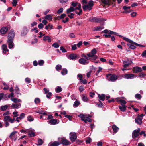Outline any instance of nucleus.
<instances>
[{
  "instance_id": "obj_49",
  "label": "nucleus",
  "mask_w": 146,
  "mask_h": 146,
  "mask_svg": "<svg viewBox=\"0 0 146 146\" xmlns=\"http://www.w3.org/2000/svg\"><path fill=\"white\" fill-rule=\"evenodd\" d=\"M123 74L122 75H116V80H119L122 79L123 78Z\"/></svg>"
},
{
  "instance_id": "obj_25",
  "label": "nucleus",
  "mask_w": 146,
  "mask_h": 146,
  "mask_svg": "<svg viewBox=\"0 0 146 146\" xmlns=\"http://www.w3.org/2000/svg\"><path fill=\"white\" fill-rule=\"evenodd\" d=\"M82 121L85 123H86L88 121L91 122L92 121L91 119L88 117L86 115L84 118L82 119Z\"/></svg>"
},
{
  "instance_id": "obj_28",
  "label": "nucleus",
  "mask_w": 146,
  "mask_h": 146,
  "mask_svg": "<svg viewBox=\"0 0 146 146\" xmlns=\"http://www.w3.org/2000/svg\"><path fill=\"white\" fill-rule=\"evenodd\" d=\"M98 97L99 98V101L102 100L103 101H104L105 99V95L104 94H102L100 95L99 94H98Z\"/></svg>"
},
{
  "instance_id": "obj_52",
  "label": "nucleus",
  "mask_w": 146,
  "mask_h": 146,
  "mask_svg": "<svg viewBox=\"0 0 146 146\" xmlns=\"http://www.w3.org/2000/svg\"><path fill=\"white\" fill-rule=\"evenodd\" d=\"M25 81L26 83L29 84L30 83L31 80L29 78L27 77L25 78Z\"/></svg>"
},
{
  "instance_id": "obj_32",
  "label": "nucleus",
  "mask_w": 146,
  "mask_h": 146,
  "mask_svg": "<svg viewBox=\"0 0 146 146\" xmlns=\"http://www.w3.org/2000/svg\"><path fill=\"white\" fill-rule=\"evenodd\" d=\"M11 101L13 102H14L15 103H17V102H21V100L20 99H19L15 98H11L10 99Z\"/></svg>"
},
{
  "instance_id": "obj_37",
  "label": "nucleus",
  "mask_w": 146,
  "mask_h": 146,
  "mask_svg": "<svg viewBox=\"0 0 146 146\" xmlns=\"http://www.w3.org/2000/svg\"><path fill=\"white\" fill-rule=\"evenodd\" d=\"M55 91L57 93H59L62 90L61 87L60 86H58L55 88Z\"/></svg>"
},
{
  "instance_id": "obj_16",
  "label": "nucleus",
  "mask_w": 146,
  "mask_h": 146,
  "mask_svg": "<svg viewBox=\"0 0 146 146\" xmlns=\"http://www.w3.org/2000/svg\"><path fill=\"white\" fill-rule=\"evenodd\" d=\"M2 49L3 50L2 52L3 54L7 55L8 54V52L9 51L7 49V46L5 44H3L2 46Z\"/></svg>"
},
{
  "instance_id": "obj_6",
  "label": "nucleus",
  "mask_w": 146,
  "mask_h": 146,
  "mask_svg": "<svg viewBox=\"0 0 146 146\" xmlns=\"http://www.w3.org/2000/svg\"><path fill=\"white\" fill-rule=\"evenodd\" d=\"M123 78L127 79H132L135 78L136 76L133 74H123Z\"/></svg>"
},
{
  "instance_id": "obj_24",
  "label": "nucleus",
  "mask_w": 146,
  "mask_h": 146,
  "mask_svg": "<svg viewBox=\"0 0 146 146\" xmlns=\"http://www.w3.org/2000/svg\"><path fill=\"white\" fill-rule=\"evenodd\" d=\"M116 99L117 102H120L122 106H125V105L126 102L125 100H123L119 98H117Z\"/></svg>"
},
{
  "instance_id": "obj_42",
  "label": "nucleus",
  "mask_w": 146,
  "mask_h": 146,
  "mask_svg": "<svg viewBox=\"0 0 146 146\" xmlns=\"http://www.w3.org/2000/svg\"><path fill=\"white\" fill-rule=\"evenodd\" d=\"M52 46L54 48H57L59 47L60 45L57 43H55L52 44Z\"/></svg>"
},
{
  "instance_id": "obj_2",
  "label": "nucleus",
  "mask_w": 146,
  "mask_h": 146,
  "mask_svg": "<svg viewBox=\"0 0 146 146\" xmlns=\"http://www.w3.org/2000/svg\"><path fill=\"white\" fill-rule=\"evenodd\" d=\"M97 52L96 49L94 48L90 52L88 53L87 55L88 57L92 58V59L94 60L98 58V56L96 55Z\"/></svg>"
},
{
  "instance_id": "obj_64",
  "label": "nucleus",
  "mask_w": 146,
  "mask_h": 146,
  "mask_svg": "<svg viewBox=\"0 0 146 146\" xmlns=\"http://www.w3.org/2000/svg\"><path fill=\"white\" fill-rule=\"evenodd\" d=\"M13 114L14 115L13 117H17L19 116V114L18 113V112L17 111L14 112L13 113Z\"/></svg>"
},
{
  "instance_id": "obj_8",
  "label": "nucleus",
  "mask_w": 146,
  "mask_h": 146,
  "mask_svg": "<svg viewBox=\"0 0 146 146\" xmlns=\"http://www.w3.org/2000/svg\"><path fill=\"white\" fill-rule=\"evenodd\" d=\"M123 66L125 68L128 67L132 62V61L129 58H127L125 60H123Z\"/></svg>"
},
{
  "instance_id": "obj_18",
  "label": "nucleus",
  "mask_w": 146,
  "mask_h": 146,
  "mask_svg": "<svg viewBox=\"0 0 146 146\" xmlns=\"http://www.w3.org/2000/svg\"><path fill=\"white\" fill-rule=\"evenodd\" d=\"M7 42L8 43L9 48V49H11L12 48L14 47V44L13 42V40L9 38V40H7Z\"/></svg>"
},
{
  "instance_id": "obj_40",
  "label": "nucleus",
  "mask_w": 146,
  "mask_h": 146,
  "mask_svg": "<svg viewBox=\"0 0 146 146\" xmlns=\"http://www.w3.org/2000/svg\"><path fill=\"white\" fill-rule=\"evenodd\" d=\"M8 108V106L7 105H5L2 106L1 108V110L2 111H4L6 110Z\"/></svg>"
},
{
  "instance_id": "obj_3",
  "label": "nucleus",
  "mask_w": 146,
  "mask_h": 146,
  "mask_svg": "<svg viewBox=\"0 0 146 146\" xmlns=\"http://www.w3.org/2000/svg\"><path fill=\"white\" fill-rule=\"evenodd\" d=\"M94 5V2L92 0L90 1L88 4L82 6V8L84 10L86 11L88 9L89 10H90L92 9V7Z\"/></svg>"
},
{
  "instance_id": "obj_43",
  "label": "nucleus",
  "mask_w": 146,
  "mask_h": 146,
  "mask_svg": "<svg viewBox=\"0 0 146 146\" xmlns=\"http://www.w3.org/2000/svg\"><path fill=\"white\" fill-rule=\"evenodd\" d=\"M39 65L41 66L43 65L44 64V61L42 60H39L38 61Z\"/></svg>"
},
{
  "instance_id": "obj_46",
  "label": "nucleus",
  "mask_w": 146,
  "mask_h": 146,
  "mask_svg": "<svg viewBox=\"0 0 146 146\" xmlns=\"http://www.w3.org/2000/svg\"><path fill=\"white\" fill-rule=\"evenodd\" d=\"M25 117V114L24 113H22L20 114L19 116V119L20 120H21L23 119Z\"/></svg>"
},
{
  "instance_id": "obj_26",
  "label": "nucleus",
  "mask_w": 146,
  "mask_h": 146,
  "mask_svg": "<svg viewBox=\"0 0 146 146\" xmlns=\"http://www.w3.org/2000/svg\"><path fill=\"white\" fill-rule=\"evenodd\" d=\"M82 100L85 102H87L89 100L88 97L86 96V94H83L82 95Z\"/></svg>"
},
{
  "instance_id": "obj_36",
  "label": "nucleus",
  "mask_w": 146,
  "mask_h": 146,
  "mask_svg": "<svg viewBox=\"0 0 146 146\" xmlns=\"http://www.w3.org/2000/svg\"><path fill=\"white\" fill-rule=\"evenodd\" d=\"M112 127L114 132L115 133L117 132L119 129V128L115 125H113Z\"/></svg>"
},
{
  "instance_id": "obj_23",
  "label": "nucleus",
  "mask_w": 146,
  "mask_h": 146,
  "mask_svg": "<svg viewBox=\"0 0 146 146\" xmlns=\"http://www.w3.org/2000/svg\"><path fill=\"white\" fill-rule=\"evenodd\" d=\"M132 70L134 73H136L138 72H141L142 70V69L141 67H135L133 68Z\"/></svg>"
},
{
  "instance_id": "obj_29",
  "label": "nucleus",
  "mask_w": 146,
  "mask_h": 146,
  "mask_svg": "<svg viewBox=\"0 0 146 146\" xmlns=\"http://www.w3.org/2000/svg\"><path fill=\"white\" fill-rule=\"evenodd\" d=\"M77 57V55L75 54H71L69 56V59L71 60H75Z\"/></svg>"
},
{
  "instance_id": "obj_13",
  "label": "nucleus",
  "mask_w": 146,
  "mask_h": 146,
  "mask_svg": "<svg viewBox=\"0 0 146 146\" xmlns=\"http://www.w3.org/2000/svg\"><path fill=\"white\" fill-rule=\"evenodd\" d=\"M140 131V128H138L137 129L134 130L133 132L132 137L133 138H135L137 137L138 135L139 131Z\"/></svg>"
},
{
  "instance_id": "obj_35",
  "label": "nucleus",
  "mask_w": 146,
  "mask_h": 146,
  "mask_svg": "<svg viewBox=\"0 0 146 146\" xmlns=\"http://www.w3.org/2000/svg\"><path fill=\"white\" fill-rule=\"evenodd\" d=\"M126 106H119V108L120 110L123 112L125 111L126 110Z\"/></svg>"
},
{
  "instance_id": "obj_47",
  "label": "nucleus",
  "mask_w": 146,
  "mask_h": 146,
  "mask_svg": "<svg viewBox=\"0 0 146 146\" xmlns=\"http://www.w3.org/2000/svg\"><path fill=\"white\" fill-rule=\"evenodd\" d=\"M15 93L17 94H20L21 95V94L19 93V88L17 86H16L15 89Z\"/></svg>"
},
{
  "instance_id": "obj_58",
  "label": "nucleus",
  "mask_w": 146,
  "mask_h": 146,
  "mask_svg": "<svg viewBox=\"0 0 146 146\" xmlns=\"http://www.w3.org/2000/svg\"><path fill=\"white\" fill-rule=\"evenodd\" d=\"M145 75H146V74H145L144 73L142 72L139 74V76L143 78V77Z\"/></svg>"
},
{
  "instance_id": "obj_14",
  "label": "nucleus",
  "mask_w": 146,
  "mask_h": 146,
  "mask_svg": "<svg viewBox=\"0 0 146 146\" xmlns=\"http://www.w3.org/2000/svg\"><path fill=\"white\" fill-rule=\"evenodd\" d=\"M108 76H110L109 78L108 79L109 81H111V82H115L116 81V75L115 74L113 75H107L106 76L107 77H108Z\"/></svg>"
},
{
  "instance_id": "obj_50",
  "label": "nucleus",
  "mask_w": 146,
  "mask_h": 146,
  "mask_svg": "<svg viewBox=\"0 0 146 146\" xmlns=\"http://www.w3.org/2000/svg\"><path fill=\"white\" fill-rule=\"evenodd\" d=\"M76 23L77 24V25L79 26H82L83 22L82 21H76Z\"/></svg>"
},
{
  "instance_id": "obj_19",
  "label": "nucleus",
  "mask_w": 146,
  "mask_h": 146,
  "mask_svg": "<svg viewBox=\"0 0 146 146\" xmlns=\"http://www.w3.org/2000/svg\"><path fill=\"white\" fill-rule=\"evenodd\" d=\"M28 133V135L30 137H33L35 136V132L34 130L31 129H28L27 131Z\"/></svg>"
},
{
  "instance_id": "obj_10",
  "label": "nucleus",
  "mask_w": 146,
  "mask_h": 146,
  "mask_svg": "<svg viewBox=\"0 0 146 146\" xmlns=\"http://www.w3.org/2000/svg\"><path fill=\"white\" fill-rule=\"evenodd\" d=\"M15 120V118H13L12 119L11 117L9 115L5 116L4 117V121L9 122L11 123H13L14 122Z\"/></svg>"
},
{
  "instance_id": "obj_1",
  "label": "nucleus",
  "mask_w": 146,
  "mask_h": 146,
  "mask_svg": "<svg viewBox=\"0 0 146 146\" xmlns=\"http://www.w3.org/2000/svg\"><path fill=\"white\" fill-rule=\"evenodd\" d=\"M122 38L126 42H129L131 44H127V45L130 48H131V49H134L136 48V46L133 45H132V44L141 47H143L144 46L141 44H140L135 42H134L132 40H131L127 38H126L125 37H123Z\"/></svg>"
},
{
  "instance_id": "obj_21",
  "label": "nucleus",
  "mask_w": 146,
  "mask_h": 146,
  "mask_svg": "<svg viewBox=\"0 0 146 146\" xmlns=\"http://www.w3.org/2000/svg\"><path fill=\"white\" fill-rule=\"evenodd\" d=\"M8 30V28L7 27H3L0 30V33L2 34H5L7 31Z\"/></svg>"
},
{
  "instance_id": "obj_62",
  "label": "nucleus",
  "mask_w": 146,
  "mask_h": 146,
  "mask_svg": "<svg viewBox=\"0 0 146 146\" xmlns=\"http://www.w3.org/2000/svg\"><path fill=\"white\" fill-rule=\"evenodd\" d=\"M63 11V9L62 8H60L57 11V13L60 14L62 13Z\"/></svg>"
},
{
  "instance_id": "obj_48",
  "label": "nucleus",
  "mask_w": 146,
  "mask_h": 146,
  "mask_svg": "<svg viewBox=\"0 0 146 146\" xmlns=\"http://www.w3.org/2000/svg\"><path fill=\"white\" fill-rule=\"evenodd\" d=\"M40 101V100L38 98H36L34 100V102L36 104L39 103Z\"/></svg>"
},
{
  "instance_id": "obj_22",
  "label": "nucleus",
  "mask_w": 146,
  "mask_h": 146,
  "mask_svg": "<svg viewBox=\"0 0 146 146\" xmlns=\"http://www.w3.org/2000/svg\"><path fill=\"white\" fill-rule=\"evenodd\" d=\"M28 29L26 27H24L23 28L22 32L21 33V35L22 36H25L27 33Z\"/></svg>"
},
{
  "instance_id": "obj_15",
  "label": "nucleus",
  "mask_w": 146,
  "mask_h": 146,
  "mask_svg": "<svg viewBox=\"0 0 146 146\" xmlns=\"http://www.w3.org/2000/svg\"><path fill=\"white\" fill-rule=\"evenodd\" d=\"M15 36L14 32L13 30H11L9 32L8 36V40L9 38H10V39H11L12 40H13V39Z\"/></svg>"
},
{
  "instance_id": "obj_60",
  "label": "nucleus",
  "mask_w": 146,
  "mask_h": 146,
  "mask_svg": "<svg viewBox=\"0 0 146 146\" xmlns=\"http://www.w3.org/2000/svg\"><path fill=\"white\" fill-rule=\"evenodd\" d=\"M60 50L63 53H65L67 52V50L62 46L60 47Z\"/></svg>"
},
{
  "instance_id": "obj_33",
  "label": "nucleus",
  "mask_w": 146,
  "mask_h": 146,
  "mask_svg": "<svg viewBox=\"0 0 146 146\" xmlns=\"http://www.w3.org/2000/svg\"><path fill=\"white\" fill-rule=\"evenodd\" d=\"M75 11L74 8L73 7H70V8L67 10L66 13L67 14H68L70 12H73Z\"/></svg>"
},
{
  "instance_id": "obj_11",
  "label": "nucleus",
  "mask_w": 146,
  "mask_h": 146,
  "mask_svg": "<svg viewBox=\"0 0 146 146\" xmlns=\"http://www.w3.org/2000/svg\"><path fill=\"white\" fill-rule=\"evenodd\" d=\"M17 133V131H14L11 132L9 136V138L12 140L14 141L16 140L17 139V136L16 135L15 136V135Z\"/></svg>"
},
{
  "instance_id": "obj_55",
  "label": "nucleus",
  "mask_w": 146,
  "mask_h": 146,
  "mask_svg": "<svg viewBox=\"0 0 146 146\" xmlns=\"http://www.w3.org/2000/svg\"><path fill=\"white\" fill-rule=\"evenodd\" d=\"M92 141V139L90 137H88L86 141L87 143H89Z\"/></svg>"
},
{
  "instance_id": "obj_17",
  "label": "nucleus",
  "mask_w": 146,
  "mask_h": 146,
  "mask_svg": "<svg viewBox=\"0 0 146 146\" xmlns=\"http://www.w3.org/2000/svg\"><path fill=\"white\" fill-rule=\"evenodd\" d=\"M11 106L13 109H18L21 107V104L20 103H13L12 104Z\"/></svg>"
},
{
  "instance_id": "obj_56",
  "label": "nucleus",
  "mask_w": 146,
  "mask_h": 146,
  "mask_svg": "<svg viewBox=\"0 0 146 146\" xmlns=\"http://www.w3.org/2000/svg\"><path fill=\"white\" fill-rule=\"evenodd\" d=\"M86 115V114H80L79 115H78V117H80V118H81V119L82 120V119L84 118V117H85V116Z\"/></svg>"
},
{
  "instance_id": "obj_38",
  "label": "nucleus",
  "mask_w": 146,
  "mask_h": 146,
  "mask_svg": "<svg viewBox=\"0 0 146 146\" xmlns=\"http://www.w3.org/2000/svg\"><path fill=\"white\" fill-rule=\"evenodd\" d=\"M80 103V102L78 100H76L74 103L73 106L74 107H77L79 105Z\"/></svg>"
},
{
  "instance_id": "obj_45",
  "label": "nucleus",
  "mask_w": 146,
  "mask_h": 146,
  "mask_svg": "<svg viewBox=\"0 0 146 146\" xmlns=\"http://www.w3.org/2000/svg\"><path fill=\"white\" fill-rule=\"evenodd\" d=\"M27 119L28 121L30 122L34 120V118L31 116H29L28 117H27Z\"/></svg>"
},
{
  "instance_id": "obj_63",
  "label": "nucleus",
  "mask_w": 146,
  "mask_h": 146,
  "mask_svg": "<svg viewBox=\"0 0 146 146\" xmlns=\"http://www.w3.org/2000/svg\"><path fill=\"white\" fill-rule=\"evenodd\" d=\"M77 76V77H79V79L80 81H81L82 80V79L83 76H82V74H78Z\"/></svg>"
},
{
  "instance_id": "obj_20",
  "label": "nucleus",
  "mask_w": 146,
  "mask_h": 146,
  "mask_svg": "<svg viewBox=\"0 0 146 146\" xmlns=\"http://www.w3.org/2000/svg\"><path fill=\"white\" fill-rule=\"evenodd\" d=\"M79 62L80 64L83 65L87 64L89 63V61H87L84 58L80 59L79 60Z\"/></svg>"
},
{
  "instance_id": "obj_39",
  "label": "nucleus",
  "mask_w": 146,
  "mask_h": 146,
  "mask_svg": "<svg viewBox=\"0 0 146 146\" xmlns=\"http://www.w3.org/2000/svg\"><path fill=\"white\" fill-rule=\"evenodd\" d=\"M38 143L37 144V145L40 146L43 143V141L40 138H39L38 140Z\"/></svg>"
},
{
  "instance_id": "obj_44",
  "label": "nucleus",
  "mask_w": 146,
  "mask_h": 146,
  "mask_svg": "<svg viewBox=\"0 0 146 146\" xmlns=\"http://www.w3.org/2000/svg\"><path fill=\"white\" fill-rule=\"evenodd\" d=\"M62 68V66L60 65H57L56 67V69L57 71H59L61 70Z\"/></svg>"
},
{
  "instance_id": "obj_7",
  "label": "nucleus",
  "mask_w": 146,
  "mask_h": 146,
  "mask_svg": "<svg viewBox=\"0 0 146 146\" xmlns=\"http://www.w3.org/2000/svg\"><path fill=\"white\" fill-rule=\"evenodd\" d=\"M58 140L60 144H62L65 145H67L70 144L69 141L64 138H59Z\"/></svg>"
},
{
  "instance_id": "obj_5",
  "label": "nucleus",
  "mask_w": 146,
  "mask_h": 146,
  "mask_svg": "<svg viewBox=\"0 0 146 146\" xmlns=\"http://www.w3.org/2000/svg\"><path fill=\"white\" fill-rule=\"evenodd\" d=\"M145 114H141L140 115H138L137 118L135 119V122L137 124L141 125L142 123V120Z\"/></svg>"
},
{
  "instance_id": "obj_27",
  "label": "nucleus",
  "mask_w": 146,
  "mask_h": 146,
  "mask_svg": "<svg viewBox=\"0 0 146 146\" xmlns=\"http://www.w3.org/2000/svg\"><path fill=\"white\" fill-rule=\"evenodd\" d=\"M104 28V27L102 26H97L94 27L93 29V31H100L102 30Z\"/></svg>"
},
{
  "instance_id": "obj_51",
  "label": "nucleus",
  "mask_w": 146,
  "mask_h": 146,
  "mask_svg": "<svg viewBox=\"0 0 146 146\" xmlns=\"http://www.w3.org/2000/svg\"><path fill=\"white\" fill-rule=\"evenodd\" d=\"M135 97L136 99H140L141 98V96L140 94H137L135 95Z\"/></svg>"
},
{
  "instance_id": "obj_12",
  "label": "nucleus",
  "mask_w": 146,
  "mask_h": 146,
  "mask_svg": "<svg viewBox=\"0 0 146 146\" xmlns=\"http://www.w3.org/2000/svg\"><path fill=\"white\" fill-rule=\"evenodd\" d=\"M59 122V120H58L56 119H51L49 121H48V124L52 125H55L58 124Z\"/></svg>"
},
{
  "instance_id": "obj_34",
  "label": "nucleus",
  "mask_w": 146,
  "mask_h": 146,
  "mask_svg": "<svg viewBox=\"0 0 146 146\" xmlns=\"http://www.w3.org/2000/svg\"><path fill=\"white\" fill-rule=\"evenodd\" d=\"M44 19L48 20H51L52 19V17L50 14L46 15L44 17Z\"/></svg>"
},
{
  "instance_id": "obj_59",
  "label": "nucleus",
  "mask_w": 146,
  "mask_h": 146,
  "mask_svg": "<svg viewBox=\"0 0 146 146\" xmlns=\"http://www.w3.org/2000/svg\"><path fill=\"white\" fill-rule=\"evenodd\" d=\"M69 36L71 38H74L75 37V35L74 33H71L69 34Z\"/></svg>"
},
{
  "instance_id": "obj_54",
  "label": "nucleus",
  "mask_w": 146,
  "mask_h": 146,
  "mask_svg": "<svg viewBox=\"0 0 146 146\" xmlns=\"http://www.w3.org/2000/svg\"><path fill=\"white\" fill-rule=\"evenodd\" d=\"M109 33L110 34H110H113V35H117V34H118L117 33L115 32H113V31H111L110 30H109Z\"/></svg>"
},
{
  "instance_id": "obj_61",
  "label": "nucleus",
  "mask_w": 146,
  "mask_h": 146,
  "mask_svg": "<svg viewBox=\"0 0 146 146\" xmlns=\"http://www.w3.org/2000/svg\"><path fill=\"white\" fill-rule=\"evenodd\" d=\"M13 5L14 6H16L17 3V0H13L12 2Z\"/></svg>"
},
{
  "instance_id": "obj_30",
  "label": "nucleus",
  "mask_w": 146,
  "mask_h": 146,
  "mask_svg": "<svg viewBox=\"0 0 146 146\" xmlns=\"http://www.w3.org/2000/svg\"><path fill=\"white\" fill-rule=\"evenodd\" d=\"M43 40L44 41H47L48 42H50L51 41L50 37L48 36H44L43 37Z\"/></svg>"
},
{
  "instance_id": "obj_9",
  "label": "nucleus",
  "mask_w": 146,
  "mask_h": 146,
  "mask_svg": "<svg viewBox=\"0 0 146 146\" xmlns=\"http://www.w3.org/2000/svg\"><path fill=\"white\" fill-rule=\"evenodd\" d=\"M70 138L72 142L75 141L77 139V136L76 133L75 132H71L70 133Z\"/></svg>"
},
{
  "instance_id": "obj_57",
  "label": "nucleus",
  "mask_w": 146,
  "mask_h": 146,
  "mask_svg": "<svg viewBox=\"0 0 146 146\" xmlns=\"http://www.w3.org/2000/svg\"><path fill=\"white\" fill-rule=\"evenodd\" d=\"M71 4L73 7H75L77 5L78 3L77 2H72L71 3Z\"/></svg>"
},
{
  "instance_id": "obj_4",
  "label": "nucleus",
  "mask_w": 146,
  "mask_h": 146,
  "mask_svg": "<svg viewBox=\"0 0 146 146\" xmlns=\"http://www.w3.org/2000/svg\"><path fill=\"white\" fill-rule=\"evenodd\" d=\"M90 21L91 22L99 23L101 21H106L105 19L102 18L92 17L89 19Z\"/></svg>"
},
{
  "instance_id": "obj_41",
  "label": "nucleus",
  "mask_w": 146,
  "mask_h": 146,
  "mask_svg": "<svg viewBox=\"0 0 146 146\" xmlns=\"http://www.w3.org/2000/svg\"><path fill=\"white\" fill-rule=\"evenodd\" d=\"M68 71L67 70L66 68H64L62 70V71L61 72V74L63 75H65L67 74Z\"/></svg>"
},
{
  "instance_id": "obj_31",
  "label": "nucleus",
  "mask_w": 146,
  "mask_h": 146,
  "mask_svg": "<svg viewBox=\"0 0 146 146\" xmlns=\"http://www.w3.org/2000/svg\"><path fill=\"white\" fill-rule=\"evenodd\" d=\"M60 145V143L59 141H54L52 143H49V145L50 146H58Z\"/></svg>"
},
{
  "instance_id": "obj_53",
  "label": "nucleus",
  "mask_w": 146,
  "mask_h": 146,
  "mask_svg": "<svg viewBox=\"0 0 146 146\" xmlns=\"http://www.w3.org/2000/svg\"><path fill=\"white\" fill-rule=\"evenodd\" d=\"M99 102L100 104H96V105H97L99 107H102L103 106V103L101 102V101L99 100Z\"/></svg>"
}]
</instances>
